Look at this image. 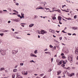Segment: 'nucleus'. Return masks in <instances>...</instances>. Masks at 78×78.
<instances>
[{
	"mask_svg": "<svg viewBox=\"0 0 78 78\" xmlns=\"http://www.w3.org/2000/svg\"><path fill=\"white\" fill-rule=\"evenodd\" d=\"M73 59V55H69L68 56V59L71 63L72 62V59Z\"/></svg>",
	"mask_w": 78,
	"mask_h": 78,
	"instance_id": "obj_1",
	"label": "nucleus"
},
{
	"mask_svg": "<svg viewBox=\"0 0 78 78\" xmlns=\"http://www.w3.org/2000/svg\"><path fill=\"white\" fill-rule=\"evenodd\" d=\"M0 52L2 54V55H6V51L5 50H1Z\"/></svg>",
	"mask_w": 78,
	"mask_h": 78,
	"instance_id": "obj_2",
	"label": "nucleus"
},
{
	"mask_svg": "<svg viewBox=\"0 0 78 78\" xmlns=\"http://www.w3.org/2000/svg\"><path fill=\"white\" fill-rule=\"evenodd\" d=\"M17 52H18V51H16L13 50L12 51V53L13 54V55H16V53H17Z\"/></svg>",
	"mask_w": 78,
	"mask_h": 78,
	"instance_id": "obj_3",
	"label": "nucleus"
},
{
	"mask_svg": "<svg viewBox=\"0 0 78 78\" xmlns=\"http://www.w3.org/2000/svg\"><path fill=\"white\" fill-rule=\"evenodd\" d=\"M63 62V61H62V60L60 61L59 62V63H58V66H59L60 64H62Z\"/></svg>",
	"mask_w": 78,
	"mask_h": 78,
	"instance_id": "obj_4",
	"label": "nucleus"
},
{
	"mask_svg": "<svg viewBox=\"0 0 78 78\" xmlns=\"http://www.w3.org/2000/svg\"><path fill=\"white\" fill-rule=\"evenodd\" d=\"M72 28L74 30H78V27H72Z\"/></svg>",
	"mask_w": 78,
	"mask_h": 78,
	"instance_id": "obj_5",
	"label": "nucleus"
},
{
	"mask_svg": "<svg viewBox=\"0 0 78 78\" xmlns=\"http://www.w3.org/2000/svg\"><path fill=\"white\" fill-rule=\"evenodd\" d=\"M62 18V17L60 16H58V20H61V19Z\"/></svg>",
	"mask_w": 78,
	"mask_h": 78,
	"instance_id": "obj_6",
	"label": "nucleus"
},
{
	"mask_svg": "<svg viewBox=\"0 0 78 78\" xmlns=\"http://www.w3.org/2000/svg\"><path fill=\"white\" fill-rule=\"evenodd\" d=\"M74 73H72L71 74H70L69 75V76H74Z\"/></svg>",
	"mask_w": 78,
	"mask_h": 78,
	"instance_id": "obj_7",
	"label": "nucleus"
},
{
	"mask_svg": "<svg viewBox=\"0 0 78 78\" xmlns=\"http://www.w3.org/2000/svg\"><path fill=\"white\" fill-rule=\"evenodd\" d=\"M33 26H34V24H31L29 25V27L31 28V27H33Z\"/></svg>",
	"mask_w": 78,
	"mask_h": 78,
	"instance_id": "obj_8",
	"label": "nucleus"
},
{
	"mask_svg": "<svg viewBox=\"0 0 78 78\" xmlns=\"http://www.w3.org/2000/svg\"><path fill=\"white\" fill-rule=\"evenodd\" d=\"M5 68H4L3 67L1 68L0 69V71H2V70H5Z\"/></svg>",
	"mask_w": 78,
	"mask_h": 78,
	"instance_id": "obj_9",
	"label": "nucleus"
},
{
	"mask_svg": "<svg viewBox=\"0 0 78 78\" xmlns=\"http://www.w3.org/2000/svg\"><path fill=\"white\" fill-rule=\"evenodd\" d=\"M21 16L23 18H24V14L22 12L21 13Z\"/></svg>",
	"mask_w": 78,
	"mask_h": 78,
	"instance_id": "obj_10",
	"label": "nucleus"
},
{
	"mask_svg": "<svg viewBox=\"0 0 78 78\" xmlns=\"http://www.w3.org/2000/svg\"><path fill=\"white\" fill-rule=\"evenodd\" d=\"M41 34H44V30H42L41 31Z\"/></svg>",
	"mask_w": 78,
	"mask_h": 78,
	"instance_id": "obj_11",
	"label": "nucleus"
},
{
	"mask_svg": "<svg viewBox=\"0 0 78 78\" xmlns=\"http://www.w3.org/2000/svg\"><path fill=\"white\" fill-rule=\"evenodd\" d=\"M54 11H58V12H61V10L59 9H58L57 10H54Z\"/></svg>",
	"mask_w": 78,
	"mask_h": 78,
	"instance_id": "obj_12",
	"label": "nucleus"
},
{
	"mask_svg": "<svg viewBox=\"0 0 78 78\" xmlns=\"http://www.w3.org/2000/svg\"><path fill=\"white\" fill-rule=\"evenodd\" d=\"M17 71V69H13V72H16Z\"/></svg>",
	"mask_w": 78,
	"mask_h": 78,
	"instance_id": "obj_13",
	"label": "nucleus"
},
{
	"mask_svg": "<svg viewBox=\"0 0 78 78\" xmlns=\"http://www.w3.org/2000/svg\"><path fill=\"white\" fill-rule=\"evenodd\" d=\"M61 73V71H58L57 73H58V75H59V74H60Z\"/></svg>",
	"mask_w": 78,
	"mask_h": 78,
	"instance_id": "obj_14",
	"label": "nucleus"
},
{
	"mask_svg": "<svg viewBox=\"0 0 78 78\" xmlns=\"http://www.w3.org/2000/svg\"><path fill=\"white\" fill-rule=\"evenodd\" d=\"M37 50H36L35 51H34V53H35V54H36V53H37Z\"/></svg>",
	"mask_w": 78,
	"mask_h": 78,
	"instance_id": "obj_15",
	"label": "nucleus"
},
{
	"mask_svg": "<svg viewBox=\"0 0 78 78\" xmlns=\"http://www.w3.org/2000/svg\"><path fill=\"white\" fill-rule=\"evenodd\" d=\"M43 9V8L42 7H40V8H38L36 9L37 10V9Z\"/></svg>",
	"mask_w": 78,
	"mask_h": 78,
	"instance_id": "obj_16",
	"label": "nucleus"
},
{
	"mask_svg": "<svg viewBox=\"0 0 78 78\" xmlns=\"http://www.w3.org/2000/svg\"><path fill=\"white\" fill-rule=\"evenodd\" d=\"M53 31H54V30H52L51 29H50L49 30L50 32H51V33H53Z\"/></svg>",
	"mask_w": 78,
	"mask_h": 78,
	"instance_id": "obj_17",
	"label": "nucleus"
},
{
	"mask_svg": "<svg viewBox=\"0 0 78 78\" xmlns=\"http://www.w3.org/2000/svg\"><path fill=\"white\" fill-rule=\"evenodd\" d=\"M3 35H4V34H3V33L0 34V36H2H2H3Z\"/></svg>",
	"mask_w": 78,
	"mask_h": 78,
	"instance_id": "obj_18",
	"label": "nucleus"
},
{
	"mask_svg": "<svg viewBox=\"0 0 78 78\" xmlns=\"http://www.w3.org/2000/svg\"><path fill=\"white\" fill-rule=\"evenodd\" d=\"M15 38H16V39H20V37H15Z\"/></svg>",
	"mask_w": 78,
	"mask_h": 78,
	"instance_id": "obj_19",
	"label": "nucleus"
},
{
	"mask_svg": "<svg viewBox=\"0 0 78 78\" xmlns=\"http://www.w3.org/2000/svg\"><path fill=\"white\" fill-rule=\"evenodd\" d=\"M22 73L23 75H25V72L24 71H23V72H22Z\"/></svg>",
	"mask_w": 78,
	"mask_h": 78,
	"instance_id": "obj_20",
	"label": "nucleus"
},
{
	"mask_svg": "<svg viewBox=\"0 0 78 78\" xmlns=\"http://www.w3.org/2000/svg\"><path fill=\"white\" fill-rule=\"evenodd\" d=\"M20 21V20L18 19H16V22H19Z\"/></svg>",
	"mask_w": 78,
	"mask_h": 78,
	"instance_id": "obj_21",
	"label": "nucleus"
},
{
	"mask_svg": "<svg viewBox=\"0 0 78 78\" xmlns=\"http://www.w3.org/2000/svg\"><path fill=\"white\" fill-rule=\"evenodd\" d=\"M56 62L57 63H59V60H58V59H57L56 60Z\"/></svg>",
	"mask_w": 78,
	"mask_h": 78,
	"instance_id": "obj_22",
	"label": "nucleus"
},
{
	"mask_svg": "<svg viewBox=\"0 0 78 78\" xmlns=\"http://www.w3.org/2000/svg\"><path fill=\"white\" fill-rule=\"evenodd\" d=\"M17 77H18L17 78H22V77L20 76H17Z\"/></svg>",
	"mask_w": 78,
	"mask_h": 78,
	"instance_id": "obj_23",
	"label": "nucleus"
},
{
	"mask_svg": "<svg viewBox=\"0 0 78 78\" xmlns=\"http://www.w3.org/2000/svg\"><path fill=\"white\" fill-rule=\"evenodd\" d=\"M56 47L58 48H59V45H56L55 46V48H56Z\"/></svg>",
	"mask_w": 78,
	"mask_h": 78,
	"instance_id": "obj_24",
	"label": "nucleus"
},
{
	"mask_svg": "<svg viewBox=\"0 0 78 78\" xmlns=\"http://www.w3.org/2000/svg\"><path fill=\"white\" fill-rule=\"evenodd\" d=\"M28 74V72L27 71H26V72H25V73L24 74V75H27Z\"/></svg>",
	"mask_w": 78,
	"mask_h": 78,
	"instance_id": "obj_25",
	"label": "nucleus"
},
{
	"mask_svg": "<svg viewBox=\"0 0 78 78\" xmlns=\"http://www.w3.org/2000/svg\"><path fill=\"white\" fill-rule=\"evenodd\" d=\"M3 31L4 33H6V32H8V31H9V30H4Z\"/></svg>",
	"mask_w": 78,
	"mask_h": 78,
	"instance_id": "obj_26",
	"label": "nucleus"
},
{
	"mask_svg": "<svg viewBox=\"0 0 78 78\" xmlns=\"http://www.w3.org/2000/svg\"><path fill=\"white\" fill-rule=\"evenodd\" d=\"M62 59H65V58H66L64 56H62Z\"/></svg>",
	"mask_w": 78,
	"mask_h": 78,
	"instance_id": "obj_27",
	"label": "nucleus"
},
{
	"mask_svg": "<svg viewBox=\"0 0 78 78\" xmlns=\"http://www.w3.org/2000/svg\"><path fill=\"white\" fill-rule=\"evenodd\" d=\"M13 11H14L15 12H17L18 14V12H17V11H16V10H13Z\"/></svg>",
	"mask_w": 78,
	"mask_h": 78,
	"instance_id": "obj_28",
	"label": "nucleus"
},
{
	"mask_svg": "<svg viewBox=\"0 0 78 78\" xmlns=\"http://www.w3.org/2000/svg\"><path fill=\"white\" fill-rule=\"evenodd\" d=\"M75 53L76 55L78 54V51H75Z\"/></svg>",
	"mask_w": 78,
	"mask_h": 78,
	"instance_id": "obj_29",
	"label": "nucleus"
},
{
	"mask_svg": "<svg viewBox=\"0 0 78 78\" xmlns=\"http://www.w3.org/2000/svg\"><path fill=\"white\" fill-rule=\"evenodd\" d=\"M30 62H35L33 60H32L31 61H30Z\"/></svg>",
	"mask_w": 78,
	"mask_h": 78,
	"instance_id": "obj_30",
	"label": "nucleus"
},
{
	"mask_svg": "<svg viewBox=\"0 0 78 78\" xmlns=\"http://www.w3.org/2000/svg\"><path fill=\"white\" fill-rule=\"evenodd\" d=\"M56 19V17H53L52 18V19H53V20H55V19Z\"/></svg>",
	"mask_w": 78,
	"mask_h": 78,
	"instance_id": "obj_31",
	"label": "nucleus"
},
{
	"mask_svg": "<svg viewBox=\"0 0 78 78\" xmlns=\"http://www.w3.org/2000/svg\"><path fill=\"white\" fill-rule=\"evenodd\" d=\"M51 62H53V58H51Z\"/></svg>",
	"mask_w": 78,
	"mask_h": 78,
	"instance_id": "obj_32",
	"label": "nucleus"
},
{
	"mask_svg": "<svg viewBox=\"0 0 78 78\" xmlns=\"http://www.w3.org/2000/svg\"><path fill=\"white\" fill-rule=\"evenodd\" d=\"M77 17V16L76 15H75L74 16V18L75 19H76V17Z\"/></svg>",
	"mask_w": 78,
	"mask_h": 78,
	"instance_id": "obj_33",
	"label": "nucleus"
},
{
	"mask_svg": "<svg viewBox=\"0 0 78 78\" xmlns=\"http://www.w3.org/2000/svg\"><path fill=\"white\" fill-rule=\"evenodd\" d=\"M63 63L64 64H66V62H64V61H63Z\"/></svg>",
	"mask_w": 78,
	"mask_h": 78,
	"instance_id": "obj_34",
	"label": "nucleus"
},
{
	"mask_svg": "<svg viewBox=\"0 0 78 78\" xmlns=\"http://www.w3.org/2000/svg\"><path fill=\"white\" fill-rule=\"evenodd\" d=\"M33 55L34 54H33L32 53H31L30 55V56H33Z\"/></svg>",
	"mask_w": 78,
	"mask_h": 78,
	"instance_id": "obj_35",
	"label": "nucleus"
},
{
	"mask_svg": "<svg viewBox=\"0 0 78 78\" xmlns=\"http://www.w3.org/2000/svg\"><path fill=\"white\" fill-rule=\"evenodd\" d=\"M16 5L17 6H19V3L16 2Z\"/></svg>",
	"mask_w": 78,
	"mask_h": 78,
	"instance_id": "obj_36",
	"label": "nucleus"
},
{
	"mask_svg": "<svg viewBox=\"0 0 78 78\" xmlns=\"http://www.w3.org/2000/svg\"><path fill=\"white\" fill-rule=\"evenodd\" d=\"M20 66H23V63H20Z\"/></svg>",
	"mask_w": 78,
	"mask_h": 78,
	"instance_id": "obj_37",
	"label": "nucleus"
},
{
	"mask_svg": "<svg viewBox=\"0 0 78 78\" xmlns=\"http://www.w3.org/2000/svg\"><path fill=\"white\" fill-rule=\"evenodd\" d=\"M68 35H69V36H71V35H72V34H70L69 33H68Z\"/></svg>",
	"mask_w": 78,
	"mask_h": 78,
	"instance_id": "obj_38",
	"label": "nucleus"
},
{
	"mask_svg": "<svg viewBox=\"0 0 78 78\" xmlns=\"http://www.w3.org/2000/svg\"><path fill=\"white\" fill-rule=\"evenodd\" d=\"M67 70H66L64 72V73H63V74L64 73H67Z\"/></svg>",
	"mask_w": 78,
	"mask_h": 78,
	"instance_id": "obj_39",
	"label": "nucleus"
},
{
	"mask_svg": "<svg viewBox=\"0 0 78 78\" xmlns=\"http://www.w3.org/2000/svg\"><path fill=\"white\" fill-rule=\"evenodd\" d=\"M60 40H62V37H60L59 38Z\"/></svg>",
	"mask_w": 78,
	"mask_h": 78,
	"instance_id": "obj_40",
	"label": "nucleus"
},
{
	"mask_svg": "<svg viewBox=\"0 0 78 78\" xmlns=\"http://www.w3.org/2000/svg\"><path fill=\"white\" fill-rule=\"evenodd\" d=\"M2 23V20L0 19V24H1Z\"/></svg>",
	"mask_w": 78,
	"mask_h": 78,
	"instance_id": "obj_41",
	"label": "nucleus"
},
{
	"mask_svg": "<svg viewBox=\"0 0 78 78\" xmlns=\"http://www.w3.org/2000/svg\"><path fill=\"white\" fill-rule=\"evenodd\" d=\"M75 51H78V47H77Z\"/></svg>",
	"mask_w": 78,
	"mask_h": 78,
	"instance_id": "obj_42",
	"label": "nucleus"
},
{
	"mask_svg": "<svg viewBox=\"0 0 78 78\" xmlns=\"http://www.w3.org/2000/svg\"><path fill=\"white\" fill-rule=\"evenodd\" d=\"M8 10H9V11L11 12V9H8Z\"/></svg>",
	"mask_w": 78,
	"mask_h": 78,
	"instance_id": "obj_43",
	"label": "nucleus"
},
{
	"mask_svg": "<svg viewBox=\"0 0 78 78\" xmlns=\"http://www.w3.org/2000/svg\"><path fill=\"white\" fill-rule=\"evenodd\" d=\"M61 56H64V53H62L61 54Z\"/></svg>",
	"mask_w": 78,
	"mask_h": 78,
	"instance_id": "obj_44",
	"label": "nucleus"
},
{
	"mask_svg": "<svg viewBox=\"0 0 78 78\" xmlns=\"http://www.w3.org/2000/svg\"><path fill=\"white\" fill-rule=\"evenodd\" d=\"M33 57H37V56H36V55L34 54L33 55Z\"/></svg>",
	"mask_w": 78,
	"mask_h": 78,
	"instance_id": "obj_45",
	"label": "nucleus"
},
{
	"mask_svg": "<svg viewBox=\"0 0 78 78\" xmlns=\"http://www.w3.org/2000/svg\"><path fill=\"white\" fill-rule=\"evenodd\" d=\"M12 20L13 21H14V22H16V19L15 20L14 19H12Z\"/></svg>",
	"mask_w": 78,
	"mask_h": 78,
	"instance_id": "obj_46",
	"label": "nucleus"
},
{
	"mask_svg": "<svg viewBox=\"0 0 78 78\" xmlns=\"http://www.w3.org/2000/svg\"><path fill=\"white\" fill-rule=\"evenodd\" d=\"M76 34L75 33H74V34H72L73 36H74V35L76 36Z\"/></svg>",
	"mask_w": 78,
	"mask_h": 78,
	"instance_id": "obj_47",
	"label": "nucleus"
},
{
	"mask_svg": "<svg viewBox=\"0 0 78 78\" xmlns=\"http://www.w3.org/2000/svg\"><path fill=\"white\" fill-rule=\"evenodd\" d=\"M12 78H15V76L14 75H12Z\"/></svg>",
	"mask_w": 78,
	"mask_h": 78,
	"instance_id": "obj_48",
	"label": "nucleus"
},
{
	"mask_svg": "<svg viewBox=\"0 0 78 78\" xmlns=\"http://www.w3.org/2000/svg\"><path fill=\"white\" fill-rule=\"evenodd\" d=\"M72 69H75V67H72Z\"/></svg>",
	"mask_w": 78,
	"mask_h": 78,
	"instance_id": "obj_49",
	"label": "nucleus"
},
{
	"mask_svg": "<svg viewBox=\"0 0 78 78\" xmlns=\"http://www.w3.org/2000/svg\"><path fill=\"white\" fill-rule=\"evenodd\" d=\"M62 32H63V33H66V32L64 31V30H62Z\"/></svg>",
	"mask_w": 78,
	"mask_h": 78,
	"instance_id": "obj_50",
	"label": "nucleus"
},
{
	"mask_svg": "<svg viewBox=\"0 0 78 78\" xmlns=\"http://www.w3.org/2000/svg\"><path fill=\"white\" fill-rule=\"evenodd\" d=\"M67 20H72V18H67Z\"/></svg>",
	"mask_w": 78,
	"mask_h": 78,
	"instance_id": "obj_51",
	"label": "nucleus"
},
{
	"mask_svg": "<svg viewBox=\"0 0 78 78\" xmlns=\"http://www.w3.org/2000/svg\"><path fill=\"white\" fill-rule=\"evenodd\" d=\"M50 48H52L53 46L51 45L50 44Z\"/></svg>",
	"mask_w": 78,
	"mask_h": 78,
	"instance_id": "obj_52",
	"label": "nucleus"
},
{
	"mask_svg": "<svg viewBox=\"0 0 78 78\" xmlns=\"http://www.w3.org/2000/svg\"><path fill=\"white\" fill-rule=\"evenodd\" d=\"M11 23V21H8V23Z\"/></svg>",
	"mask_w": 78,
	"mask_h": 78,
	"instance_id": "obj_53",
	"label": "nucleus"
},
{
	"mask_svg": "<svg viewBox=\"0 0 78 78\" xmlns=\"http://www.w3.org/2000/svg\"><path fill=\"white\" fill-rule=\"evenodd\" d=\"M64 66H65V65H64V64H62V66L63 67H64Z\"/></svg>",
	"mask_w": 78,
	"mask_h": 78,
	"instance_id": "obj_54",
	"label": "nucleus"
},
{
	"mask_svg": "<svg viewBox=\"0 0 78 78\" xmlns=\"http://www.w3.org/2000/svg\"><path fill=\"white\" fill-rule=\"evenodd\" d=\"M53 9H54V10H55V9H56V8L55 7L53 8H52Z\"/></svg>",
	"mask_w": 78,
	"mask_h": 78,
	"instance_id": "obj_55",
	"label": "nucleus"
},
{
	"mask_svg": "<svg viewBox=\"0 0 78 78\" xmlns=\"http://www.w3.org/2000/svg\"><path fill=\"white\" fill-rule=\"evenodd\" d=\"M17 16H18V17H20L21 16L20 15H17Z\"/></svg>",
	"mask_w": 78,
	"mask_h": 78,
	"instance_id": "obj_56",
	"label": "nucleus"
},
{
	"mask_svg": "<svg viewBox=\"0 0 78 78\" xmlns=\"http://www.w3.org/2000/svg\"><path fill=\"white\" fill-rule=\"evenodd\" d=\"M59 23H60V24H62V23H61V20L59 21Z\"/></svg>",
	"mask_w": 78,
	"mask_h": 78,
	"instance_id": "obj_57",
	"label": "nucleus"
},
{
	"mask_svg": "<svg viewBox=\"0 0 78 78\" xmlns=\"http://www.w3.org/2000/svg\"><path fill=\"white\" fill-rule=\"evenodd\" d=\"M45 9H46V10H48V9H49V10H50V9L49 8H45Z\"/></svg>",
	"mask_w": 78,
	"mask_h": 78,
	"instance_id": "obj_58",
	"label": "nucleus"
},
{
	"mask_svg": "<svg viewBox=\"0 0 78 78\" xmlns=\"http://www.w3.org/2000/svg\"><path fill=\"white\" fill-rule=\"evenodd\" d=\"M54 42H58V41H56V40H54Z\"/></svg>",
	"mask_w": 78,
	"mask_h": 78,
	"instance_id": "obj_59",
	"label": "nucleus"
},
{
	"mask_svg": "<svg viewBox=\"0 0 78 78\" xmlns=\"http://www.w3.org/2000/svg\"><path fill=\"white\" fill-rule=\"evenodd\" d=\"M47 33V32L44 30V33Z\"/></svg>",
	"mask_w": 78,
	"mask_h": 78,
	"instance_id": "obj_60",
	"label": "nucleus"
},
{
	"mask_svg": "<svg viewBox=\"0 0 78 78\" xmlns=\"http://www.w3.org/2000/svg\"><path fill=\"white\" fill-rule=\"evenodd\" d=\"M44 75V74H41L40 75V76H43Z\"/></svg>",
	"mask_w": 78,
	"mask_h": 78,
	"instance_id": "obj_61",
	"label": "nucleus"
},
{
	"mask_svg": "<svg viewBox=\"0 0 78 78\" xmlns=\"http://www.w3.org/2000/svg\"><path fill=\"white\" fill-rule=\"evenodd\" d=\"M12 30V31H14V29H12V28L11 29Z\"/></svg>",
	"mask_w": 78,
	"mask_h": 78,
	"instance_id": "obj_62",
	"label": "nucleus"
},
{
	"mask_svg": "<svg viewBox=\"0 0 78 78\" xmlns=\"http://www.w3.org/2000/svg\"><path fill=\"white\" fill-rule=\"evenodd\" d=\"M76 76L78 78V73H77L76 74Z\"/></svg>",
	"mask_w": 78,
	"mask_h": 78,
	"instance_id": "obj_63",
	"label": "nucleus"
},
{
	"mask_svg": "<svg viewBox=\"0 0 78 78\" xmlns=\"http://www.w3.org/2000/svg\"><path fill=\"white\" fill-rule=\"evenodd\" d=\"M58 78H61V76H58Z\"/></svg>",
	"mask_w": 78,
	"mask_h": 78,
	"instance_id": "obj_64",
	"label": "nucleus"
}]
</instances>
